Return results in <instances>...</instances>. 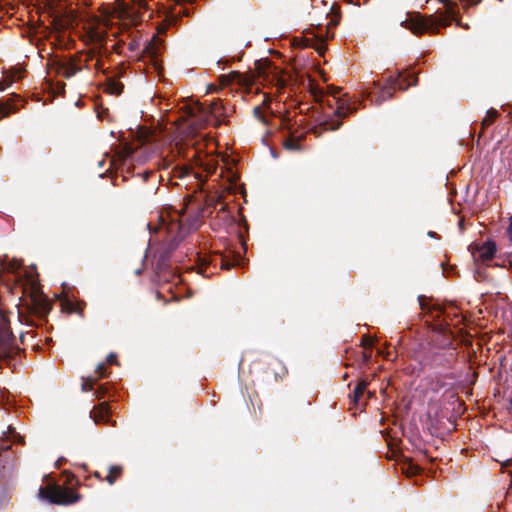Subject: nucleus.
<instances>
[{"instance_id": "nucleus-20", "label": "nucleus", "mask_w": 512, "mask_h": 512, "mask_svg": "<svg viewBox=\"0 0 512 512\" xmlns=\"http://www.w3.org/2000/svg\"><path fill=\"white\" fill-rule=\"evenodd\" d=\"M369 385V380L367 378H362L357 386L355 387L353 394H352V401L354 404H358L360 398L362 397L363 393L365 392L367 386Z\"/></svg>"}, {"instance_id": "nucleus-4", "label": "nucleus", "mask_w": 512, "mask_h": 512, "mask_svg": "<svg viewBox=\"0 0 512 512\" xmlns=\"http://www.w3.org/2000/svg\"><path fill=\"white\" fill-rule=\"evenodd\" d=\"M181 115L178 120L185 121L189 117H196L197 122L210 121V117L218 119L223 114V107L218 101L212 100L208 104L199 101V98H180L177 102Z\"/></svg>"}, {"instance_id": "nucleus-27", "label": "nucleus", "mask_w": 512, "mask_h": 512, "mask_svg": "<svg viewBox=\"0 0 512 512\" xmlns=\"http://www.w3.org/2000/svg\"><path fill=\"white\" fill-rule=\"evenodd\" d=\"M13 82V76L5 75L3 79L0 80V92L6 91L9 87L12 86Z\"/></svg>"}, {"instance_id": "nucleus-52", "label": "nucleus", "mask_w": 512, "mask_h": 512, "mask_svg": "<svg viewBox=\"0 0 512 512\" xmlns=\"http://www.w3.org/2000/svg\"><path fill=\"white\" fill-rule=\"evenodd\" d=\"M141 272H142V270L140 268L135 270V274H137V275H140Z\"/></svg>"}, {"instance_id": "nucleus-43", "label": "nucleus", "mask_w": 512, "mask_h": 512, "mask_svg": "<svg viewBox=\"0 0 512 512\" xmlns=\"http://www.w3.org/2000/svg\"><path fill=\"white\" fill-rule=\"evenodd\" d=\"M317 103L319 104H323L324 101L327 99V98H322V97H319V98H313Z\"/></svg>"}, {"instance_id": "nucleus-42", "label": "nucleus", "mask_w": 512, "mask_h": 512, "mask_svg": "<svg viewBox=\"0 0 512 512\" xmlns=\"http://www.w3.org/2000/svg\"><path fill=\"white\" fill-rule=\"evenodd\" d=\"M150 176H155V173L154 172H151V171H147L145 172L144 174V180H146L148 177Z\"/></svg>"}, {"instance_id": "nucleus-35", "label": "nucleus", "mask_w": 512, "mask_h": 512, "mask_svg": "<svg viewBox=\"0 0 512 512\" xmlns=\"http://www.w3.org/2000/svg\"><path fill=\"white\" fill-rule=\"evenodd\" d=\"M361 355H362V362L364 364H367L370 362L371 360V354L370 353H367V352H361Z\"/></svg>"}, {"instance_id": "nucleus-41", "label": "nucleus", "mask_w": 512, "mask_h": 512, "mask_svg": "<svg viewBox=\"0 0 512 512\" xmlns=\"http://www.w3.org/2000/svg\"><path fill=\"white\" fill-rule=\"evenodd\" d=\"M295 137L297 138V140H299V143L301 144V142L305 139V133H300L299 135L295 134Z\"/></svg>"}, {"instance_id": "nucleus-33", "label": "nucleus", "mask_w": 512, "mask_h": 512, "mask_svg": "<svg viewBox=\"0 0 512 512\" xmlns=\"http://www.w3.org/2000/svg\"><path fill=\"white\" fill-rule=\"evenodd\" d=\"M106 360L108 364H118L117 355L115 353H110Z\"/></svg>"}, {"instance_id": "nucleus-2", "label": "nucleus", "mask_w": 512, "mask_h": 512, "mask_svg": "<svg viewBox=\"0 0 512 512\" xmlns=\"http://www.w3.org/2000/svg\"><path fill=\"white\" fill-rule=\"evenodd\" d=\"M257 76L230 72L221 76V86L230 87V93L262 94V96H276L281 89L288 85V77L281 69L268 60L255 62Z\"/></svg>"}, {"instance_id": "nucleus-37", "label": "nucleus", "mask_w": 512, "mask_h": 512, "mask_svg": "<svg viewBox=\"0 0 512 512\" xmlns=\"http://www.w3.org/2000/svg\"><path fill=\"white\" fill-rule=\"evenodd\" d=\"M67 475L66 484H72V482L75 480V475L70 472H65Z\"/></svg>"}, {"instance_id": "nucleus-15", "label": "nucleus", "mask_w": 512, "mask_h": 512, "mask_svg": "<svg viewBox=\"0 0 512 512\" xmlns=\"http://www.w3.org/2000/svg\"><path fill=\"white\" fill-rule=\"evenodd\" d=\"M272 98H264L261 106H256L253 109L254 116L260 120L263 124H268L267 113L274 115V112L270 108Z\"/></svg>"}, {"instance_id": "nucleus-50", "label": "nucleus", "mask_w": 512, "mask_h": 512, "mask_svg": "<svg viewBox=\"0 0 512 512\" xmlns=\"http://www.w3.org/2000/svg\"><path fill=\"white\" fill-rule=\"evenodd\" d=\"M6 96L15 97V96H19V95L16 92L12 91V92L8 93Z\"/></svg>"}, {"instance_id": "nucleus-49", "label": "nucleus", "mask_w": 512, "mask_h": 512, "mask_svg": "<svg viewBox=\"0 0 512 512\" xmlns=\"http://www.w3.org/2000/svg\"><path fill=\"white\" fill-rule=\"evenodd\" d=\"M456 24L462 26L464 29H468L469 28L468 24L463 25L459 21H457Z\"/></svg>"}, {"instance_id": "nucleus-34", "label": "nucleus", "mask_w": 512, "mask_h": 512, "mask_svg": "<svg viewBox=\"0 0 512 512\" xmlns=\"http://www.w3.org/2000/svg\"><path fill=\"white\" fill-rule=\"evenodd\" d=\"M211 213H212V208H211L210 204L207 207H203L200 211L201 217H204L206 214H211Z\"/></svg>"}, {"instance_id": "nucleus-5", "label": "nucleus", "mask_w": 512, "mask_h": 512, "mask_svg": "<svg viewBox=\"0 0 512 512\" xmlns=\"http://www.w3.org/2000/svg\"><path fill=\"white\" fill-rule=\"evenodd\" d=\"M446 6V12L441 14L439 17L434 18L430 16L428 18L421 19L412 23L409 29L414 34H422L425 32L436 33L440 27H446L449 24V19L456 16L457 11L455 4L451 0H439Z\"/></svg>"}, {"instance_id": "nucleus-18", "label": "nucleus", "mask_w": 512, "mask_h": 512, "mask_svg": "<svg viewBox=\"0 0 512 512\" xmlns=\"http://www.w3.org/2000/svg\"><path fill=\"white\" fill-rule=\"evenodd\" d=\"M85 303L84 302H73L70 299H65L62 301V307L66 310L67 313H77L82 315L84 310Z\"/></svg>"}, {"instance_id": "nucleus-14", "label": "nucleus", "mask_w": 512, "mask_h": 512, "mask_svg": "<svg viewBox=\"0 0 512 512\" xmlns=\"http://www.w3.org/2000/svg\"><path fill=\"white\" fill-rule=\"evenodd\" d=\"M267 370L273 374L275 381L282 380L287 374L286 366L277 358L269 361Z\"/></svg>"}, {"instance_id": "nucleus-51", "label": "nucleus", "mask_w": 512, "mask_h": 512, "mask_svg": "<svg viewBox=\"0 0 512 512\" xmlns=\"http://www.w3.org/2000/svg\"><path fill=\"white\" fill-rule=\"evenodd\" d=\"M220 211H222L223 213H227V210H226L225 206H222V207L220 208Z\"/></svg>"}, {"instance_id": "nucleus-57", "label": "nucleus", "mask_w": 512, "mask_h": 512, "mask_svg": "<svg viewBox=\"0 0 512 512\" xmlns=\"http://www.w3.org/2000/svg\"><path fill=\"white\" fill-rule=\"evenodd\" d=\"M510 405H511V409H512V401L510 402Z\"/></svg>"}, {"instance_id": "nucleus-1", "label": "nucleus", "mask_w": 512, "mask_h": 512, "mask_svg": "<svg viewBox=\"0 0 512 512\" xmlns=\"http://www.w3.org/2000/svg\"><path fill=\"white\" fill-rule=\"evenodd\" d=\"M185 208H169L158 216V223L153 227L155 241H158L154 253L155 275L159 282H170L178 278L171 265V257L180 242L197 228L196 219L185 217ZM150 230L152 227L149 225Z\"/></svg>"}, {"instance_id": "nucleus-46", "label": "nucleus", "mask_w": 512, "mask_h": 512, "mask_svg": "<svg viewBox=\"0 0 512 512\" xmlns=\"http://www.w3.org/2000/svg\"><path fill=\"white\" fill-rule=\"evenodd\" d=\"M63 461H64V459H63V458L58 459V460L56 461V463H55V464H56V467H57V468H59V467L61 466V464H62V462H63Z\"/></svg>"}, {"instance_id": "nucleus-53", "label": "nucleus", "mask_w": 512, "mask_h": 512, "mask_svg": "<svg viewBox=\"0 0 512 512\" xmlns=\"http://www.w3.org/2000/svg\"><path fill=\"white\" fill-rule=\"evenodd\" d=\"M23 338H24V334H23V333H21V334H20V340H21L22 342H23Z\"/></svg>"}, {"instance_id": "nucleus-47", "label": "nucleus", "mask_w": 512, "mask_h": 512, "mask_svg": "<svg viewBox=\"0 0 512 512\" xmlns=\"http://www.w3.org/2000/svg\"><path fill=\"white\" fill-rule=\"evenodd\" d=\"M512 465V459H508L504 462L503 466L507 467V466H511Z\"/></svg>"}, {"instance_id": "nucleus-48", "label": "nucleus", "mask_w": 512, "mask_h": 512, "mask_svg": "<svg viewBox=\"0 0 512 512\" xmlns=\"http://www.w3.org/2000/svg\"><path fill=\"white\" fill-rule=\"evenodd\" d=\"M82 105L81 98H78V100L75 102V106L80 107Z\"/></svg>"}, {"instance_id": "nucleus-23", "label": "nucleus", "mask_w": 512, "mask_h": 512, "mask_svg": "<svg viewBox=\"0 0 512 512\" xmlns=\"http://www.w3.org/2000/svg\"><path fill=\"white\" fill-rule=\"evenodd\" d=\"M333 99L335 100V104H337V108L334 113L338 117H345L351 112L350 107H344V99L345 98H333Z\"/></svg>"}, {"instance_id": "nucleus-8", "label": "nucleus", "mask_w": 512, "mask_h": 512, "mask_svg": "<svg viewBox=\"0 0 512 512\" xmlns=\"http://www.w3.org/2000/svg\"><path fill=\"white\" fill-rule=\"evenodd\" d=\"M22 350L15 344V337L10 328V321L0 307V355L12 358Z\"/></svg>"}, {"instance_id": "nucleus-26", "label": "nucleus", "mask_w": 512, "mask_h": 512, "mask_svg": "<svg viewBox=\"0 0 512 512\" xmlns=\"http://www.w3.org/2000/svg\"><path fill=\"white\" fill-rule=\"evenodd\" d=\"M235 263V259H229L227 257H224L223 255L219 256V265L221 269L229 270L235 265Z\"/></svg>"}, {"instance_id": "nucleus-55", "label": "nucleus", "mask_w": 512, "mask_h": 512, "mask_svg": "<svg viewBox=\"0 0 512 512\" xmlns=\"http://www.w3.org/2000/svg\"><path fill=\"white\" fill-rule=\"evenodd\" d=\"M143 140H148V135H145V136L143 137Z\"/></svg>"}, {"instance_id": "nucleus-40", "label": "nucleus", "mask_w": 512, "mask_h": 512, "mask_svg": "<svg viewBox=\"0 0 512 512\" xmlns=\"http://www.w3.org/2000/svg\"><path fill=\"white\" fill-rule=\"evenodd\" d=\"M460 1L467 5H475V4H478L481 0H460Z\"/></svg>"}, {"instance_id": "nucleus-25", "label": "nucleus", "mask_w": 512, "mask_h": 512, "mask_svg": "<svg viewBox=\"0 0 512 512\" xmlns=\"http://www.w3.org/2000/svg\"><path fill=\"white\" fill-rule=\"evenodd\" d=\"M94 109L95 111L97 112V117L100 119V120H107V121H111L112 119L110 118V115H109V111L107 108H103L102 105L98 104V103H95L94 105Z\"/></svg>"}, {"instance_id": "nucleus-36", "label": "nucleus", "mask_w": 512, "mask_h": 512, "mask_svg": "<svg viewBox=\"0 0 512 512\" xmlns=\"http://www.w3.org/2000/svg\"><path fill=\"white\" fill-rule=\"evenodd\" d=\"M217 92H218L217 86H215L213 84L207 86L206 94L217 93Z\"/></svg>"}, {"instance_id": "nucleus-9", "label": "nucleus", "mask_w": 512, "mask_h": 512, "mask_svg": "<svg viewBox=\"0 0 512 512\" xmlns=\"http://www.w3.org/2000/svg\"><path fill=\"white\" fill-rule=\"evenodd\" d=\"M416 83L415 79L408 80L403 78L400 73H395V75H389L385 78V85L381 87V93L383 96L391 97L396 92H403L409 86L414 85Z\"/></svg>"}, {"instance_id": "nucleus-29", "label": "nucleus", "mask_w": 512, "mask_h": 512, "mask_svg": "<svg viewBox=\"0 0 512 512\" xmlns=\"http://www.w3.org/2000/svg\"><path fill=\"white\" fill-rule=\"evenodd\" d=\"M106 364L105 363H99L96 367V371L95 373L97 374V378L96 379H102V378H105L106 377Z\"/></svg>"}, {"instance_id": "nucleus-17", "label": "nucleus", "mask_w": 512, "mask_h": 512, "mask_svg": "<svg viewBox=\"0 0 512 512\" xmlns=\"http://www.w3.org/2000/svg\"><path fill=\"white\" fill-rule=\"evenodd\" d=\"M308 86L310 88L311 96L317 97V96H334L336 93L339 92V88L333 87V86H327L330 90L328 93H325L323 91V88L312 82L311 80L308 81Z\"/></svg>"}, {"instance_id": "nucleus-12", "label": "nucleus", "mask_w": 512, "mask_h": 512, "mask_svg": "<svg viewBox=\"0 0 512 512\" xmlns=\"http://www.w3.org/2000/svg\"><path fill=\"white\" fill-rule=\"evenodd\" d=\"M82 69L75 59H63L56 64V72L58 75L70 78Z\"/></svg>"}, {"instance_id": "nucleus-11", "label": "nucleus", "mask_w": 512, "mask_h": 512, "mask_svg": "<svg viewBox=\"0 0 512 512\" xmlns=\"http://www.w3.org/2000/svg\"><path fill=\"white\" fill-rule=\"evenodd\" d=\"M420 309L429 315L432 320L439 319L441 316L445 314L444 308L437 303H431L425 296L420 295L418 297Z\"/></svg>"}, {"instance_id": "nucleus-54", "label": "nucleus", "mask_w": 512, "mask_h": 512, "mask_svg": "<svg viewBox=\"0 0 512 512\" xmlns=\"http://www.w3.org/2000/svg\"><path fill=\"white\" fill-rule=\"evenodd\" d=\"M501 109H502L503 111H506V105H502V106H501Z\"/></svg>"}, {"instance_id": "nucleus-3", "label": "nucleus", "mask_w": 512, "mask_h": 512, "mask_svg": "<svg viewBox=\"0 0 512 512\" xmlns=\"http://www.w3.org/2000/svg\"><path fill=\"white\" fill-rule=\"evenodd\" d=\"M22 290L26 297L23 306H25L28 313L39 319H45L52 309V302L43 293L37 273L26 274Z\"/></svg>"}, {"instance_id": "nucleus-10", "label": "nucleus", "mask_w": 512, "mask_h": 512, "mask_svg": "<svg viewBox=\"0 0 512 512\" xmlns=\"http://www.w3.org/2000/svg\"><path fill=\"white\" fill-rule=\"evenodd\" d=\"M469 251L475 262L487 263L491 261L496 254V244L494 241L473 242L469 246Z\"/></svg>"}, {"instance_id": "nucleus-16", "label": "nucleus", "mask_w": 512, "mask_h": 512, "mask_svg": "<svg viewBox=\"0 0 512 512\" xmlns=\"http://www.w3.org/2000/svg\"><path fill=\"white\" fill-rule=\"evenodd\" d=\"M8 102H0V120L19 110L16 100L20 98H7Z\"/></svg>"}, {"instance_id": "nucleus-13", "label": "nucleus", "mask_w": 512, "mask_h": 512, "mask_svg": "<svg viewBox=\"0 0 512 512\" xmlns=\"http://www.w3.org/2000/svg\"><path fill=\"white\" fill-rule=\"evenodd\" d=\"M110 417V408L106 402L101 403L98 407H94L90 411V418L96 424L105 423Z\"/></svg>"}, {"instance_id": "nucleus-30", "label": "nucleus", "mask_w": 512, "mask_h": 512, "mask_svg": "<svg viewBox=\"0 0 512 512\" xmlns=\"http://www.w3.org/2000/svg\"><path fill=\"white\" fill-rule=\"evenodd\" d=\"M251 400V403H252V406H253V409L254 411L256 410V408L258 409L259 411V414L261 415L262 414V410H263V403L262 401L259 399V396L258 394L256 393L255 394V397L254 399H250Z\"/></svg>"}, {"instance_id": "nucleus-24", "label": "nucleus", "mask_w": 512, "mask_h": 512, "mask_svg": "<svg viewBox=\"0 0 512 512\" xmlns=\"http://www.w3.org/2000/svg\"><path fill=\"white\" fill-rule=\"evenodd\" d=\"M157 37L154 36L145 48V53L152 59H156L158 55Z\"/></svg>"}, {"instance_id": "nucleus-19", "label": "nucleus", "mask_w": 512, "mask_h": 512, "mask_svg": "<svg viewBox=\"0 0 512 512\" xmlns=\"http://www.w3.org/2000/svg\"><path fill=\"white\" fill-rule=\"evenodd\" d=\"M283 147L289 151H302L303 147L299 143V140L295 137V132H291L290 135L283 141Z\"/></svg>"}, {"instance_id": "nucleus-22", "label": "nucleus", "mask_w": 512, "mask_h": 512, "mask_svg": "<svg viewBox=\"0 0 512 512\" xmlns=\"http://www.w3.org/2000/svg\"><path fill=\"white\" fill-rule=\"evenodd\" d=\"M498 116V111L494 108H490L486 113V117L483 118L481 122L482 129L489 127L497 119Z\"/></svg>"}, {"instance_id": "nucleus-44", "label": "nucleus", "mask_w": 512, "mask_h": 512, "mask_svg": "<svg viewBox=\"0 0 512 512\" xmlns=\"http://www.w3.org/2000/svg\"><path fill=\"white\" fill-rule=\"evenodd\" d=\"M427 235H428L429 237H431V238H438L437 233H436V232H434V231H429V232L427 233Z\"/></svg>"}, {"instance_id": "nucleus-31", "label": "nucleus", "mask_w": 512, "mask_h": 512, "mask_svg": "<svg viewBox=\"0 0 512 512\" xmlns=\"http://www.w3.org/2000/svg\"><path fill=\"white\" fill-rule=\"evenodd\" d=\"M361 345L364 347V348H372L373 347V341L368 338V337H364L363 340L361 341Z\"/></svg>"}, {"instance_id": "nucleus-28", "label": "nucleus", "mask_w": 512, "mask_h": 512, "mask_svg": "<svg viewBox=\"0 0 512 512\" xmlns=\"http://www.w3.org/2000/svg\"><path fill=\"white\" fill-rule=\"evenodd\" d=\"M96 381H97V379H95L93 377H88V378L84 379V381L82 382V391L83 392L92 391Z\"/></svg>"}, {"instance_id": "nucleus-21", "label": "nucleus", "mask_w": 512, "mask_h": 512, "mask_svg": "<svg viewBox=\"0 0 512 512\" xmlns=\"http://www.w3.org/2000/svg\"><path fill=\"white\" fill-rule=\"evenodd\" d=\"M123 468L119 465H113L109 468V473L105 477V481H107L110 485H113L117 479H119L122 475Z\"/></svg>"}, {"instance_id": "nucleus-56", "label": "nucleus", "mask_w": 512, "mask_h": 512, "mask_svg": "<svg viewBox=\"0 0 512 512\" xmlns=\"http://www.w3.org/2000/svg\"><path fill=\"white\" fill-rule=\"evenodd\" d=\"M372 395H373V394L369 391V392H368V396H369V397H372Z\"/></svg>"}, {"instance_id": "nucleus-45", "label": "nucleus", "mask_w": 512, "mask_h": 512, "mask_svg": "<svg viewBox=\"0 0 512 512\" xmlns=\"http://www.w3.org/2000/svg\"><path fill=\"white\" fill-rule=\"evenodd\" d=\"M93 476H94V477H96L97 479H99L100 481H102V480H103V479H102V477H101V475H100V473H99L98 471H95V472L93 473Z\"/></svg>"}, {"instance_id": "nucleus-38", "label": "nucleus", "mask_w": 512, "mask_h": 512, "mask_svg": "<svg viewBox=\"0 0 512 512\" xmlns=\"http://www.w3.org/2000/svg\"><path fill=\"white\" fill-rule=\"evenodd\" d=\"M507 234H508L509 240L512 242V216L510 217V223L507 228Z\"/></svg>"}, {"instance_id": "nucleus-39", "label": "nucleus", "mask_w": 512, "mask_h": 512, "mask_svg": "<svg viewBox=\"0 0 512 512\" xmlns=\"http://www.w3.org/2000/svg\"><path fill=\"white\" fill-rule=\"evenodd\" d=\"M104 394H105V389L102 386L99 387V389L96 391V397L100 399L103 397Z\"/></svg>"}, {"instance_id": "nucleus-6", "label": "nucleus", "mask_w": 512, "mask_h": 512, "mask_svg": "<svg viewBox=\"0 0 512 512\" xmlns=\"http://www.w3.org/2000/svg\"><path fill=\"white\" fill-rule=\"evenodd\" d=\"M39 497L52 504L64 506L74 504L81 499V495L74 492L71 488L57 484L40 487Z\"/></svg>"}, {"instance_id": "nucleus-7", "label": "nucleus", "mask_w": 512, "mask_h": 512, "mask_svg": "<svg viewBox=\"0 0 512 512\" xmlns=\"http://www.w3.org/2000/svg\"><path fill=\"white\" fill-rule=\"evenodd\" d=\"M434 330H438L437 338L434 340L445 351L442 354H436L434 362L439 365H450L456 359L455 348H453V336L442 323L437 324Z\"/></svg>"}, {"instance_id": "nucleus-32", "label": "nucleus", "mask_w": 512, "mask_h": 512, "mask_svg": "<svg viewBox=\"0 0 512 512\" xmlns=\"http://www.w3.org/2000/svg\"><path fill=\"white\" fill-rule=\"evenodd\" d=\"M122 88H123L122 85L114 83L110 89V93L120 94V93H122Z\"/></svg>"}]
</instances>
